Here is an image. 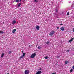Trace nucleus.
Instances as JSON below:
<instances>
[{"mask_svg":"<svg viewBox=\"0 0 74 74\" xmlns=\"http://www.w3.org/2000/svg\"><path fill=\"white\" fill-rule=\"evenodd\" d=\"M36 53L32 54L30 56V58H34L36 56Z\"/></svg>","mask_w":74,"mask_h":74,"instance_id":"nucleus-1","label":"nucleus"},{"mask_svg":"<svg viewBox=\"0 0 74 74\" xmlns=\"http://www.w3.org/2000/svg\"><path fill=\"white\" fill-rule=\"evenodd\" d=\"M54 33H55V31H52L51 32H50L49 34L50 36H52V35H53V34Z\"/></svg>","mask_w":74,"mask_h":74,"instance_id":"nucleus-2","label":"nucleus"},{"mask_svg":"<svg viewBox=\"0 0 74 74\" xmlns=\"http://www.w3.org/2000/svg\"><path fill=\"white\" fill-rule=\"evenodd\" d=\"M29 73V70H26L25 71V74H28Z\"/></svg>","mask_w":74,"mask_h":74,"instance_id":"nucleus-3","label":"nucleus"},{"mask_svg":"<svg viewBox=\"0 0 74 74\" xmlns=\"http://www.w3.org/2000/svg\"><path fill=\"white\" fill-rule=\"evenodd\" d=\"M42 73V72L40 71H38L36 73V74H41Z\"/></svg>","mask_w":74,"mask_h":74,"instance_id":"nucleus-4","label":"nucleus"},{"mask_svg":"<svg viewBox=\"0 0 74 74\" xmlns=\"http://www.w3.org/2000/svg\"><path fill=\"white\" fill-rule=\"evenodd\" d=\"M36 29H37V30H39L40 29V26L38 25L36 26Z\"/></svg>","mask_w":74,"mask_h":74,"instance_id":"nucleus-5","label":"nucleus"},{"mask_svg":"<svg viewBox=\"0 0 74 74\" xmlns=\"http://www.w3.org/2000/svg\"><path fill=\"white\" fill-rule=\"evenodd\" d=\"M74 38H73L71 39L68 42L69 43L70 42H71V41H73V40H74Z\"/></svg>","mask_w":74,"mask_h":74,"instance_id":"nucleus-6","label":"nucleus"},{"mask_svg":"<svg viewBox=\"0 0 74 74\" xmlns=\"http://www.w3.org/2000/svg\"><path fill=\"white\" fill-rule=\"evenodd\" d=\"M16 31V29H14L12 31V33H15Z\"/></svg>","mask_w":74,"mask_h":74,"instance_id":"nucleus-7","label":"nucleus"},{"mask_svg":"<svg viewBox=\"0 0 74 74\" xmlns=\"http://www.w3.org/2000/svg\"><path fill=\"white\" fill-rule=\"evenodd\" d=\"M15 23H16V21L14 20L12 22V24H13V25H14V24H15Z\"/></svg>","mask_w":74,"mask_h":74,"instance_id":"nucleus-8","label":"nucleus"},{"mask_svg":"<svg viewBox=\"0 0 74 74\" xmlns=\"http://www.w3.org/2000/svg\"><path fill=\"white\" fill-rule=\"evenodd\" d=\"M60 30H62V31H64V27H62L60 28Z\"/></svg>","mask_w":74,"mask_h":74,"instance_id":"nucleus-9","label":"nucleus"},{"mask_svg":"<svg viewBox=\"0 0 74 74\" xmlns=\"http://www.w3.org/2000/svg\"><path fill=\"white\" fill-rule=\"evenodd\" d=\"M46 44L47 45H48V44H49V41H48L47 42H46Z\"/></svg>","mask_w":74,"mask_h":74,"instance_id":"nucleus-10","label":"nucleus"},{"mask_svg":"<svg viewBox=\"0 0 74 74\" xmlns=\"http://www.w3.org/2000/svg\"><path fill=\"white\" fill-rule=\"evenodd\" d=\"M4 33V32L3 31H0V34H3Z\"/></svg>","mask_w":74,"mask_h":74,"instance_id":"nucleus-11","label":"nucleus"},{"mask_svg":"<svg viewBox=\"0 0 74 74\" xmlns=\"http://www.w3.org/2000/svg\"><path fill=\"white\" fill-rule=\"evenodd\" d=\"M25 55H26V53H23L22 56L24 57L25 56Z\"/></svg>","mask_w":74,"mask_h":74,"instance_id":"nucleus-12","label":"nucleus"},{"mask_svg":"<svg viewBox=\"0 0 74 74\" xmlns=\"http://www.w3.org/2000/svg\"><path fill=\"white\" fill-rule=\"evenodd\" d=\"M23 57H24L23 56H21L19 58V59H22V58H23Z\"/></svg>","mask_w":74,"mask_h":74,"instance_id":"nucleus-13","label":"nucleus"},{"mask_svg":"<svg viewBox=\"0 0 74 74\" xmlns=\"http://www.w3.org/2000/svg\"><path fill=\"white\" fill-rule=\"evenodd\" d=\"M41 48H42L40 46H38V49H41Z\"/></svg>","mask_w":74,"mask_h":74,"instance_id":"nucleus-14","label":"nucleus"},{"mask_svg":"<svg viewBox=\"0 0 74 74\" xmlns=\"http://www.w3.org/2000/svg\"><path fill=\"white\" fill-rule=\"evenodd\" d=\"M65 63L66 64H67V63H69V62L68 61H65Z\"/></svg>","mask_w":74,"mask_h":74,"instance_id":"nucleus-15","label":"nucleus"},{"mask_svg":"<svg viewBox=\"0 0 74 74\" xmlns=\"http://www.w3.org/2000/svg\"><path fill=\"white\" fill-rule=\"evenodd\" d=\"M4 53H2V54L1 56V58H2V57H3V56H4Z\"/></svg>","mask_w":74,"mask_h":74,"instance_id":"nucleus-16","label":"nucleus"},{"mask_svg":"<svg viewBox=\"0 0 74 74\" xmlns=\"http://www.w3.org/2000/svg\"><path fill=\"white\" fill-rule=\"evenodd\" d=\"M44 58H45V59H48V56H46V57H44Z\"/></svg>","mask_w":74,"mask_h":74,"instance_id":"nucleus-17","label":"nucleus"},{"mask_svg":"<svg viewBox=\"0 0 74 74\" xmlns=\"http://www.w3.org/2000/svg\"><path fill=\"white\" fill-rule=\"evenodd\" d=\"M19 0H16V2H17V3L19 2Z\"/></svg>","mask_w":74,"mask_h":74,"instance_id":"nucleus-18","label":"nucleus"},{"mask_svg":"<svg viewBox=\"0 0 74 74\" xmlns=\"http://www.w3.org/2000/svg\"><path fill=\"white\" fill-rule=\"evenodd\" d=\"M21 5V3H19L18 5V7H20Z\"/></svg>","mask_w":74,"mask_h":74,"instance_id":"nucleus-19","label":"nucleus"},{"mask_svg":"<svg viewBox=\"0 0 74 74\" xmlns=\"http://www.w3.org/2000/svg\"><path fill=\"white\" fill-rule=\"evenodd\" d=\"M73 69H71L70 71V73H72V71H73Z\"/></svg>","mask_w":74,"mask_h":74,"instance_id":"nucleus-20","label":"nucleus"},{"mask_svg":"<svg viewBox=\"0 0 74 74\" xmlns=\"http://www.w3.org/2000/svg\"><path fill=\"white\" fill-rule=\"evenodd\" d=\"M11 52H12L11 51H9L8 53L9 54H11Z\"/></svg>","mask_w":74,"mask_h":74,"instance_id":"nucleus-21","label":"nucleus"},{"mask_svg":"<svg viewBox=\"0 0 74 74\" xmlns=\"http://www.w3.org/2000/svg\"><path fill=\"white\" fill-rule=\"evenodd\" d=\"M55 10L56 12H58V9H55Z\"/></svg>","mask_w":74,"mask_h":74,"instance_id":"nucleus-22","label":"nucleus"},{"mask_svg":"<svg viewBox=\"0 0 74 74\" xmlns=\"http://www.w3.org/2000/svg\"><path fill=\"white\" fill-rule=\"evenodd\" d=\"M69 12H68L67 14V15H69Z\"/></svg>","mask_w":74,"mask_h":74,"instance_id":"nucleus-23","label":"nucleus"},{"mask_svg":"<svg viewBox=\"0 0 74 74\" xmlns=\"http://www.w3.org/2000/svg\"><path fill=\"white\" fill-rule=\"evenodd\" d=\"M67 52H70V50H67Z\"/></svg>","mask_w":74,"mask_h":74,"instance_id":"nucleus-24","label":"nucleus"},{"mask_svg":"<svg viewBox=\"0 0 74 74\" xmlns=\"http://www.w3.org/2000/svg\"><path fill=\"white\" fill-rule=\"evenodd\" d=\"M57 29H59V27H57Z\"/></svg>","mask_w":74,"mask_h":74,"instance_id":"nucleus-25","label":"nucleus"},{"mask_svg":"<svg viewBox=\"0 0 74 74\" xmlns=\"http://www.w3.org/2000/svg\"><path fill=\"white\" fill-rule=\"evenodd\" d=\"M37 0H34V2H36L37 1Z\"/></svg>","mask_w":74,"mask_h":74,"instance_id":"nucleus-26","label":"nucleus"},{"mask_svg":"<svg viewBox=\"0 0 74 74\" xmlns=\"http://www.w3.org/2000/svg\"><path fill=\"white\" fill-rule=\"evenodd\" d=\"M72 68H73V69H74V65L73 66Z\"/></svg>","mask_w":74,"mask_h":74,"instance_id":"nucleus-27","label":"nucleus"},{"mask_svg":"<svg viewBox=\"0 0 74 74\" xmlns=\"http://www.w3.org/2000/svg\"><path fill=\"white\" fill-rule=\"evenodd\" d=\"M41 70V68H40L39 69V70Z\"/></svg>","mask_w":74,"mask_h":74,"instance_id":"nucleus-28","label":"nucleus"},{"mask_svg":"<svg viewBox=\"0 0 74 74\" xmlns=\"http://www.w3.org/2000/svg\"><path fill=\"white\" fill-rule=\"evenodd\" d=\"M22 53H23V51H22Z\"/></svg>","mask_w":74,"mask_h":74,"instance_id":"nucleus-29","label":"nucleus"},{"mask_svg":"<svg viewBox=\"0 0 74 74\" xmlns=\"http://www.w3.org/2000/svg\"><path fill=\"white\" fill-rule=\"evenodd\" d=\"M20 1V2H21L22 1L21 0H19Z\"/></svg>","mask_w":74,"mask_h":74,"instance_id":"nucleus-30","label":"nucleus"},{"mask_svg":"<svg viewBox=\"0 0 74 74\" xmlns=\"http://www.w3.org/2000/svg\"><path fill=\"white\" fill-rule=\"evenodd\" d=\"M60 25H63V24H60Z\"/></svg>","mask_w":74,"mask_h":74,"instance_id":"nucleus-31","label":"nucleus"},{"mask_svg":"<svg viewBox=\"0 0 74 74\" xmlns=\"http://www.w3.org/2000/svg\"><path fill=\"white\" fill-rule=\"evenodd\" d=\"M4 22H3V24H4Z\"/></svg>","mask_w":74,"mask_h":74,"instance_id":"nucleus-32","label":"nucleus"},{"mask_svg":"<svg viewBox=\"0 0 74 74\" xmlns=\"http://www.w3.org/2000/svg\"><path fill=\"white\" fill-rule=\"evenodd\" d=\"M9 74V73H8V74Z\"/></svg>","mask_w":74,"mask_h":74,"instance_id":"nucleus-33","label":"nucleus"}]
</instances>
